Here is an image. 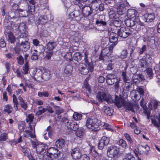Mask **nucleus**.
Returning a JSON list of instances; mask_svg holds the SVG:
<instances>
[{
    "instance_id": "1",
    "label": "nucleus",
    "mask_w": 160,
    "mask_h": 160,
    "mask_svg": "<svg viewBox=\"0 0 160 160\" xmlns=\"http://www.w3.org/2000/svg\"><path fill=\"white\" fill-rule=\"evenodd\" d=\"M8 17H7V18H8ZM4 24L5 26L4 34L7 40L11 43H13L15 41V38L10 31L16 29V24L13 21L7 20V18H5Z\"/></svg>"
},
{
    "instance_id": "2",
    "label": "nucleus",
    "mask_w": 160,
    "mask_h": 160,
    "mask_svg": "<svg viewBox=\"0 0 160 160\" xmlns=\"http://www.w3.org/2000/svg\"><path fill=\"white\" fill-rule=\"evenodd\" d=\"M85 125L90 130L96 132L100 130L101 123V121L96 117L95 114H94L87 118Z\"/></svg>"
},
{
    "instance_id": "3",
    "label": "nucleus",
    "mask_w": 160,
    "mask_h": 160,
    "mask_svg": "<svg viewBox=\"0 0 160 160\" xmlns=\"http://www.w3.org/2000/svg\"><path fill=\"white\" fill-rule=\"evenodd\" d=\"M115 102L116 105L118 107L120 108L122 106L125 110L135 113L133 104L130 102H127L122 98L116 96L115 98Z\"/></svg>"
},
{
    "instance_id": "4",
    "label": "nucleus",
    "mask_w": 160,
    "mask_h": 160,
    "mask_svg": "<svg viewBox=\"0 0 160 160\" xmlns=\"http://www.w3.org/2000/svg\"><path fill=\"white\" fill-rule=\"evenodd\" d=\"M85 62L86 64L85 65V67L82 66V65H79L78 67V70L82 74H87L89 71L91 72H92L93 71L94 65L92 63V62H89L87 56L86 54H85L84 58Z\"/></svg>"
},
{
    "instance_id": "5",
    "label": "nucleus",
    "mask_w": 160,
    "mask_h": 160,
    "mask_svg": "<svg viewBox=\"0 0 160 160\" xmlns=\"http://www.w3.org/2000/svg\"><path fill=\"white\" fill-rule=\"evenodd\" d=\"M132 19L128 21H125V23L126 25L128 27H133L135 26L134 28H132V31H134V29L136 31H139L141 30V26H143L144 23L141 22L140 21L139 18H135Z\"/></svg>"
},
{
    "instance_id": "6",
    "label": "nucleus",
    "mask_w": 160,
    "mask_h": 160,
    "mask_svg": "<svg viewBox=\"0 0 160 160\" xmlns=\"http://www.w3.org/2000/svg\"><path fill=\"white\" fill-rule=\"evenodd\" d=\"M123 79L125 83L123 84V90L126 91H131L134 90V84L132 82H128L129 78L126 75V71H123L122 72Z\"/></svg>"
},
{
    "instance_id": "7",
    "label": "nucleus",
    "mask_w": 160,
    "mask_h": 160,
    "mask_svg": "<svg viewBox=\"0 0 160 160\" xmlns=\"http://www.w3.org/2000/svg\"><path fill=\"white\" fill-rule=\"evenodd\" d=\"M96 99L99 102H102L106 101L108 103H112L113 102V100L111 96L108 94H106L103 92H99L96 96Z\"/></svg>"
},
{
    "instance_id": "8",
    "label": "nucleus",
    "mask_w": 160,
    "mask_h": 160,
    "mask_svg": "<svg viewBox=\"0 0 160 160\" xmlns=\"http://www.w3.org/2000/svg\"><path fill=\"white\" fill-rule=\"evenodd\" d=\"M133 29L131 28L121 27L117 32L118 36L125 38L128 36H131L135 33V32L132 31Z\"/></svg>"
},
{
    "instance_id": "9",
    "label": "nucleus",
    "mask_w": 160,
    "mask_h": 160,
    "mask_svg": "<svg viewBox=\"0 0 160 160\" xmlns=\"http://www.w3.org/2000/svg\"><path fill=\"white\" fill-rule=\"evenodd\" d=\"M106 81L107 83L109 85H112L115 84V88H118L119 86L118 80L116 75L110 73L108 74L106 77Z\"/></svg>"
},
{
    "instance_id": "10",
    "label": "nucleus",
    "mask_w": 160,
    "mask_h": 160,
    "mask_svg": "<svg viewBox=\"0 0 160 160\" xmlns=\"http://www.w3.org/2000/svg\"><path fill=\"white\" fill-rule=\"evenodd\" d=\"M32 144V146L33 148H36L37 153L39 154H43L46 153L47 150V146L43 143L35 142L31 140Z\"/></svg>"
},
{
    "instance_id": "11",
    "label": "nucleus",
    "mask_w": 160,
    "mask_h": 160,
    "mask_svg": "<svg viewBox=\"0 0 160 160\" xmlns=\"http://www.w3.org/2000/svg\"><path fill=\"white\" fill-rule=\"evenodd\" d=\"M113 48V46H109L108 47L103 49L99 56L100 59L107 61L109 57L112 53Z\"/></svg>"
},
{
    "instance_id": "12",
    "label": "nucleus",
    "mask_w": 160,
    "mask_h": 160,
    "mask_svg": "<svg viewBox=\"0 0 160 160\" xmlns=\"http://www.w3.org/2000/svg\"><path fill=\"white\" fill-rule=\"evenodd\" d=\"M107 152V155L109 157L115 158L117 157L119 149L118 147L112 145L108 148Z\"/></svg>"
},
{
    "instance_id": "13",
    "label": "nucleus",
    "mask_w": 160,
    "mask_h": 160,
    "mask_svg": "<svg viewBox=\"0 0 160 160\" xmlns=\"http://www.w3.org/2000/svg\"><path fill=\"white\" fill-rule=\"evenodd\" d=\"M149 149V147L148 145H145L144 146L141 145L139 146L138 148L134 150L133 151L136 156L138 157V154L147 155Z\"/></svg>"
},
{
    "instance_id": "14",
    "label": "nucleus",
    "mask_w": 160,
    "mask_h": 160,
    "mask_svg": "<svg viewBox=\"0 0 160 160\" xmlns=\"http://www.w3.org/2000/svg\"><path fill=\"white\" fill-rule=\"evenodd\" d=\"M47 153L49 154V159L48 160H55L54 159L57 158L60 154V152L55 148H50L47 150Z\"/></svg>"
},
{
    "instance_id": "15",
    "label": "nucleus",
    "mask_w": 160,
    "mask_h": 160,
    "mask_svg": "<svg viewBox=\"0 0 160 160\" xmlns=\"http://www.w3.org/2000/svg\"><path fill=\"white\" fill-rule=\"evenodd\" d=\"M32 75L34 80L38 82H42V72L41 70L35 69L33 71Z\"/></svg>"
},
{
    "instance_id": "16",
    "label": "nucleus",
    "mask_w": 160,
    "mask_h": 160,
    "mask_svg": "<svg viewBox=\"0 0 160 160\" xmlns=\"http://www.w3.org/2000/svg\"><path fill=\"white\" fill-rule=\"evenodd\" d=\"M71 154L73 160H78L82 155L81 151L78 148L72 149L71 152Z\"/></svg>"
},
{
    "instance_id": "17",
    "label": "nucleus",
    "mask_w": 160,
    "mask_h": 160,
    "mask_svg": "<svg viewBox=\"0 0 160 160\" xmlns=\"http://www.w3.org/2000/svg\"><path fill=\"white\" fill-rule=\"evenodd\" d=\"M118 36V34L112 32L110 33L109 41L110 42L112 43V44L110 45V46H113V48L117 44Z\"/></svg>"
},
{
    "instance_id": "18",
    "label": "nucleus",
    "mask_w": 160,
    "mask_h": 160,
    "mask_svg": "<svg viewBox=\"0 0 160 160\" xmlns=\"http://www.w3.org/2000/svg\"><path fill=\"white\" fill-rule=\"evenodd\" d=\"M109 142V138L105 136H103L99 141L98 148L99 149L102 150L105 146L108 145Z\"/></svg>"
},
{
    "instance_id": "19",
    "label": "nucleus",
    "mask_w": 160,
    "mask_h": 160,
    "mask_svg": "<svg viewBox=\"0 0 160 160\" xmlns=\"http://www.w3.org/2000/svg\"><path fill=\"white\" fill-rule=\"evenodd\" d=\"M92 11L91 8L89 6H84L82 8V13L84 17L90 15L92 13Z\"/></svg>"
},
{
    "instance_id": "20",
    "label": "nucleus",
    "mask_w": 160,
    "mask_h": 160,
    "mask_svg": "<svg viewBox=\"0 0 160 160\" xmlns=\"http://www.w3.org/2000/svg\"><path fill=\"white\" fill-rule=\"evenodd\" d=\"M67 128L73 131H77L79 128L78 125L75 122L70 120L66 124Z\"/></svg>"
},
{
    "instance_id": "21",
    "label": "nucleus",
    "mask_w": 160,
    "mask_h": 160,
    "mask_svg": "<svg viewBox=\"0 0 160 160\" xmlns=\"http://www.w3.org/2000/svg\"><path fill=\"white\" fill-rule=\"evenodd\" d=\"M136 13L137 11L134 9H128L127 11V14L130 18L125 21H128L132 19H135V18H139L138 16H136Z\"/></svg>"
},
{
    "instance_id": "22",
    "label": "nucleus",
    "mask_w": 160,
    "mask_h": 160,
    "mask_svg": "<svg viewBox=\"0 0 160 160\" xmlns=\"http://www.w3.org/2000/svg\"><path fill=\"white\" fill-rule=\"evenodd\" d=\"M19 46L24 51H26L28 50L30 47L29 43L26 39L24 41L22 40L21 42L19 44Z\"/></svg>"
},
{
    "instance_id": "23",
    "label": "nucleus",
    "mask_w": 160,
    "mask_h": 160,
    "mask_svg": "<svg viewBox=\"0 0 160 160\" xmlns=\"http://www.w3.org/2000/svg\"><path fill=\"white\" fill-rule=\"evenodd\" d=\"M147 62L144 58H142L139 60L138 64L139 68H141L142 71H145L147 67Z\"/></svg>"
},
{
    "instance_id": "24",
    "label": "nucleus",
    "mask_w": 160,
    "mask_h": 160,
    "mask_svg": "<svg viewBox=\"0 0 160 160\" xmlns=\"http://www.w3.org/2000/svg\"><path fill=\"white\" fill-rule=\"evenodd\" d=\"M127 9L126 6L123 4H121L117 9V13L118 14L122 15L125 13Z\"/></svg>"
},
{
    "instance_id": "25",
    "label": "nucleus",
    "mask_w": 160,
    "mask_h": 160,
    "mask_svg": "<svg viewBox=\"0 0 160 160\" xmlns=\"http://www.w3.org/2000/svg\"><path fill=\"white\" fill-rule=\"evenodd\" d=\"M72 67L70 65H68L65 68L63 71V75L68 77L70 76L72 73Z\"/></svg>"
},
{
    "instance_id": "26",
    "label": "nucleus",
    "mask_w": 160,
    "mask_h": 160,
    "mask_svg": "<svg viewBox=\"0 0 160 160\" xmlns=\"http://www.w3.org/2000/svg\"><path fill=\"white\" fill-rule=\"evenodd\" d=\"M42 81L43 80H47L50 78V71L48 69H43L42 70Z\"/></svg>"
},
{
    "instance_id": "27",
    "label": "nucleus",
    "mask_w": 160,
    "mask_h": 160,
    "mask_svg": "<svg viewBox=\"0 0 160 160\" xmlns=\"http://www.w3.org/2000/svg\"><path fill=\"white\" fill-rule=\"evenodd\" d=\"M96 24L99 26L101 25L105 26L107 22L105 21V17L103 15H101L96 22Z\"/></svg>"
},
{
    "instance_id": "28",
    "label": "nucleus",
    "mask_w": 160,
    "mask_h": 160,
    "mask_svg": "<svg viewBox=\"0 0 160 160\" xmlns=\"http://www.w3.org/2000/svg\"><path fill=\"white\" fill-rule=\"evenodd\" d=\"M18 29L20 32H28V27L25 22H22L20 23L19 25L17 26L16 29Z\"/></svg>"
},
{
    "instance_id": "29",
    "label": "nucleus",
    "mask_w": 160,
    "mask_h": 160,
    "mask_svg": "<svg viewBox=\"0 0 160 160\" xmlns=\"http://www.w3.org/2000/svg\"><path fill=\"white\" fill-rule=\"evenodd\" d=\"M48 18L47 15L41 16L38 18L37 22L39 24L44 25L48 22Z\"/></svg>"
},
{
    "instance_id": "30",
    "label": "nucleus",
    "mask_w": 160,
    "mask_h": 160,
    "mask_svg": "<svg viewBox=\"0 0 160 160\" xmlns=\"http://www.w3.org/2000/svg\"><path fill=\"white\" fill-rule=\"evenodd\" d=\"M145 22H152L155 18V16L153 13H147L144 15Z\"/></svg>"
},
{
    "instance_id": "31",
    "label": "nucleus",
    "mask_w": 160,
    "mask_h": 160,
    "mask_svg": "<svg viewBox=\"0 0 160 160\" xmlns=\"http://www.w3.org/2000/svg\"><path fill=\"white\" fill-rule=\"evenodd\" d=\"M32 2L33 3L30 2V4H32L31 5H29L28 6V10H26V11L28 13H30L31 14H33L35 11V7L34 5L35 4L34 0H32Z\"/></svg>"
},
{
    "instance_id": "32",
    "label": "nucleus",
    "mask_w": 160,
    "mask_h": 160,
    "mask_svg": "<svg viewBox=\"0 0 160 160\" xmlns=\"http://www.w3.org/2000/svg\"><path fill=\"white\" fill-rule=\"evenodd\" d=\"M65 142L64 140L62 138L58 139L55 142V145L59 148H62L65 145Z\"/></svg>"
},
{
    "instance_id": "33",
    "label": "nucleus",
    "mask_w": 160,
    "mask_h": 160,
    "mask_svg": "<svg viewBox=\"0 0 160 160\" xmlns=\"http://www.w3.org/2000/svg\"><path fill=\"white\" fill-rule=\"evenodd\" d=\"M152 104H151V107L150 105L148 106L149 107L151 110L153 109L155 110L156 109H159L158 108L160 105V102L157 100H154L152 102Z\"/></svg>"
},
{
    "instance_id": "34",
    "label": "nucleus",
    "mask_w": 160,
    "mask_h": 160,
    "mask_svg": "<svg viewBox=\"0 0 160 160\" xmlns=\"http://www.w3.org/2000/svg\"><path fill=\"white\" fill-rule=\"evenodd\" d=\"M129 49L130 50V56L131 59L133 60H136L138 59L139 58L138 55V53H137L134 52L135 49L130 48Z\"/></svg>"
},
{
    "instance_id": "35",
    "label": "nucleus",
    "mask_w": 160,
    "mask_h": 160,
    "mask_svg": "<svg viewBox=\"0 0 160 160\" xmlns=\"http://www.w3.org/2000/svg\"><path fill=\"white\" fill-rule=\"evenodd\" d=\"M69 15L70 16H73V17L78 18L79 19L81 18V12L79 10H75L71 13Z\"/></svg>"
},
{
    "instance_id": "36",
    "label": "nucleus",
    "mask_w": 160,
    "mask_h": 160,
    "mask_svg": "<svg viewBox=\"0 0 160 160\" xmlns=\"http://www.w3.org/2000/svg\"><path fill=\"white\" fill-rule=\"evenodd\" d=\"M102 110L107 115L109 116L112 115V113L111 110L108 107L106 106H103L102 108Z\"/></svg>"
},
{
    "instance_id": "37",
    "label": "nucleus",
    "mask_w": 160,
    "mask_h": 160,
    "mask_svg": "<svg viewBox=\"0 0 160 160\" xmlns=\"http://www.w3.org/2000/svg\"><path fill=\"white\" fill-rule=\"evenodd\" d=\"M154 29L153 28H148L147 29L146 34L148 38H151L153 37L154 35Z\"/></svg>"
},
{
    "instance_id": "38",
    "label": "nucleus",
    "mask_w": 160,
    "mask_h": 160,
    "mask_svg": "<svg viewBox=\"0 0 160 160\" xmlns=\"http://www.w3.org/2000/svg\"><path fill=\"white\" fill-rule=\"evenodd\" d=\"M13 110V108L11 105L9 104H7L5 106L3 111L5 112H6L8 114H9L12 112Z\"/></svg>"
},
{
    "instance_id": "39",
    "label": "nucleus",
    "mask_w": 160,
    "mask_h": 160,
    "mask_svg": "<svg viewBox=\"0 0 160 160\" xmlns=\"http://www.w3.org/2000/svg\"><path fill=\"white\" fill-rule=\"evenodd\" d=\"M82 54L79 52H75L73 56L74 60L77 62L80 61L82 59Z\"/></svg>"
},
{
    "instance_id": "40",
    "label": "nucleus",
    "mask_w": 160,
    "mask_h": 160,
    "mask_svg": "<svg viewBox=\"0 0 160 160\" xmlns=\"http://www.w3.org/2000/svg\"><path fill=\"white\" fill-rule=\"evenodd\" d=\"M38 56L39 54L38 50H34L32 53L31 58L32 60H36L38 59Z\"/></svg>"
},
{
    "instance_id": "41",
    "label": "nucleus",
    "mask_w": 160,
    "mask_h": 160,
    "mask_svg": "<svg viewBox=\"0 0 160 160\" xmlns=\"http://www.w3.org/2000/svg\"><path fill=\"white\" fill-rule=\"evenodd\" d=\"M108 12L109 18L111 19L114 18H115L116 14L114 11L113 8H108Z\"/></svg>"
},
{
    "instance_id": "42",
    "label": "nucleus",
    "mask_w": 160,
    "mask_h": 160,
    "mask_svg": "<svg viewBox=\"0 0 160 160\" xmlns=\"http://www.w3.org/2000/svg\"><path fill=\"white\" fill-rule=\"evenodd\" d=\"M17 15H16L15 12L14 11H10L8 13V15L6 16L5 18H7V17H8L7 18V20H10V19L14 18H16Z\"/></svg>"
},
{
    "instance_id": "43",
    "label": "nucleus",
    "mask_w": 160,
    "mask_h": 160,
    "mask_svg": "<svg viewBox=\"0 0 160 160\" xmlns=\"http://www.w3.org/2000/svg\"><path fill=\"white\" fill-rule=\"evenodd\" d=\"M29 67L28 64L25 63L22 68V73L24 74H26L28 73L29 71Z\"/></svg>"
},
{
    "instance_id": "44",
    "label": "nucleus",
    "mask_w": 160,
    "mask_h": 160,
    "mask_svg": "<svg viewBox=\"0 0 160 160\" xmlns=\"http://www.w3.org/2000/svg\"><path fill=\"white\" fill-rule=\"evenodd\" d=\"M20 34L19 35L18 38L19 40V41L20 42V41H21L23 40L22 39H24L25 38H26L27 37V32H20Z\"/></svg>"
},
{
    "instance_id": "45",
    "label": "nucleus",
    "mask_w": 160,
    "mask_h": 160,
    "mask_svg": "<svg viewBox=\"0 0 160 160\" xmlns=\"http://www.w3.org/2000/svg\"><path fill=\"white\" fill-rule=\"evenodd\" d=\"M118 144L122 148H125L127 147V144L125 141L123 139H120L118 142Z\"/></svg>"
},
{
    "instance_id": "46",
    "label": "nucleus",
    "mask_w": 160,
    "mask_h": 160,
    "mask_svg": "<svg viewBox=\"0 0 160 160\" xmlns=\"http://www.w3.org/2000/svg\"><path fill=\"white\" fill-rule=\"evenodd\" d=\"M8 139V134L7 133H2L0 136V142L2 141H5Z\"/></svg>"
},
{
    "instance_id": "47",
    "label": "nucleus",
    "mask_w": 160,
    "mask_h": 160,
    "mask_svg": "<svg viewBox=\"0 0 160 160\" xmlns=\"http://www.w3.org/2000/svg\"><path fill=\"white\" fill-rule=\"evenodd\" d=\"M123 160H135V158L133 155L131 153L126 155Z\"/></svg>"
},
{
    "instance_id": "48",
    "label": "nucleus",
    "mask_w": 160,
    "mask_h": 160,
    "mask_svg": "<svg viewBox=\"0 0 160 160\" xmlns=\"http://www.w3.org/2000/svg\"><path fill=\"white\" fill-rule=\"evenodd\" d=\"M146 70L148 77L150 79L152 78L153 73L152 69L150 68H146Z\"/></svg>"
},
{
    "instance_id": "49",
    "label": "nucleus",
    "mask_w": 160,
    "mask_h": 160,
    "mask_svg": "<svg viewBox=\"0 0 160 160\" xmlns=\"http://www.w3.org/2000/svg\"><path fill=\"white\" fill-rule=\"evenodd\" d=\"M64 58L67 61H71L72 60V53L69 52H67L64 56Z\"/></svg>"
},
{
    "instance_id": "50",
    "label": "nucleus",
    "mask_w": 160,
    "mask_h": 160,
    "mask_svg": "<svg viewBox=\"0 0 160 160\" xmlns=\"http://www.w3.org/2000/svg\"><path fill=\"white\" fill-rule=\"evenodd\" d=\"M16 59L17 61V63L20 65H22L24 63L23 58L21 55L17 57Z\"/></svg>"
},
{
    "instance_id": "51",
    "label": "nucleus",
    "mask_w": 160,
    "mask_h": 160,
    "mask_svg": "<svg viewBox=\"0 0 160 160\" xmlns=\"http://www.w3.org/2000/svg\"><path fill=\"white\" fill-rule=\"evenodd\" d=\"M75 134L77 137L81 138L84 136V131L82 129H80V130H78L76 132Z\"/></svg>"
},
{
    "instance_id": "52",
    "label": "nucleus",
    "mask_w": 160,
    "mask_h": 160,
    "mask_svg": "<svg viewBox=\"0 0 160 160\" xmlns=\"http://www.w3.org/2000/svg\"><path fill=\"white\" fill-rule=\"evenodd\" d=\"M42 156H38L39 159H42L43 160H47L49 159V154L46 152L43 154H40Z\"/></svg>"
},
{
    "instance_id": "53",
    "label": "nucleus",
    "mask_w": 160,
    "mask_h": 160,
    "mask_svg": "<svg viewBox=\"0 0 160 160\" xmlns=\"http://www.w3.org/2000/svg\"><path fill=\"white\" fill-rule=\"evenodd\" d=\"M40 108H42V109H39L37 112V114L38 115H41L42 114L44 113L47 111V109L45 108H42V106H40L38 107V108L40 109Z\"/></svg>"
},
{
    "instance_id": "54",
    "label": "nucleus",
    "mask_w": 160,
    "mask_h": 160,
    "mask_svg": "<svg viewBox=\"0 0 160 160\" xmlns=\"http://www.w3.org/2000/svg\"><path fill=\"white\" fill-rule=\"evenodd\" d=\"M49 95L48 92L43 91L42 92H38V95L40 97H42L44 96V97H47Z\"/></svg>"
},
{
    "instance_id": "55",
    "label": "nucleus",
    "mask_w": 160,
    "mask_h": 160,
    "mask_svg": "<svg viewBox=\"0 0 160 160\" xmlns=\"http://www.w3.org/2000/svg\"><path fill=\"white\" fill-rule=\"evenodd\" d=\"M73 118L76 120H80L82 118V115L77 112L74 113L73 115Z\"/></svg>"
},
{
    "instance_id": "56",
    "label": "nucleus",
    "mask_w": 160,
    "mask_h": 160,
    "mask_svg": "<svg viewBox=\"0 0 160 160\" xmlns=\"http://www.w3.org/2000/svg\"><path fill=\"white\" fill-rule=\"evenodd\" d=\"M54 43L53 42H48L47 44V49L49 50L50 51H52V50L53 49L54 46Z\"/></svg>"
},
{
    "instance_id": "57",
    "label": "nucleus",
    "mask_w": 160,
    "mask_h": 160,
    "mask_svg": "<svg viewBox=\"0 0 160 160\" xmlns=\"http://www.w3.org/2000/svg\"><path fill=\"white\" fill-rule=\"evenodd\" d=\"M34 117L32 114H29L26 119V122H27L31 123L32 122L34 119Z\"/></svg>"
},
{
    "instance_id": "58",
    "label": "nucleus",
    "mask_w": 160,
    "mask_h": 160,
    "mask_svg": "<svg viewBox=\"0 0 160 160\" xmlns=\"http://www.w3.org/2000/svg\"><path fill=\"white\" fill-rule=\"evenodd\" d=\"M127 54L128 52L127 50L126 49H124L121 52L120 57L123 58H126L127 56Z\"/></svg>"
},
{
    "instance_id": "59",
    "label": "nucleus",
    "mask_w": 160,
    "mask_h": 160,
    "mask_svg": "<svg viewBox=\"0 0 160 160\" xmlns=\"http://www.w3.org/2000/svg\"><path fill=\"white\" fill-rule=\"evenodd\" d=\"M99 1V0H92L90 3V5L92 8H94L95 7H96V8H94L96 9L98 8V7L96 6V4L98 3Z\"/></svg>"
},
{
    "instance_id": "60",
    "label": "nucleus",
    "mask_w": 160,
    "mask_h": 160,
    "mask_svg": "<svg viewBox=\"0 0 160 160\" xmlns=\"http://www.w3.org/2000/svg\"><path fill=\"white\" fill-rule=\"evenodd\" d=\"M38 52L39 53L43 52L44 50V46L42 45H39L37 47Z\"/></svg>"
},
{
    "instance_id": "61",
    "label": "nucleus",
    "mask_w": 160,
    "mask_h": 160,
    "mask_svg": "<svg viewBox=\"0 0 160 160\" xmlns=\"http://www.w3.org/2000/svg\"><path fill=\"white\" fill-rule=\"evenodd\" d=\"M51 103H52L53 105V107L55 108L56 113L58 114H59L62 113V110L60 109V108L59 106L54 105L53 103L52 102Z\"/></svg>"
},
{
    "instance_id": "62",
    "label": "nucleus",
    "mask_w": 160,
    "mask_h": 160,
    "mask_svg": "<svg viewBox=\"0 0 160 160\" xmlns=\"http://www.w3.org/2000/svg\"><path fill=\"white\" fill-rule=\"evenodd\" d=\"M21 107L23 108L25 110H26L28 107V106L27 104V102L25 101L23 102L20 103Z\"/></svg>"
},
{
    "instance_id": "63",
    "label": "nucleus",
    "mask_w": 160,
    "mask_h": 160,
    "mask_svg": "<svg viewBox=\"0 0 160 160\" xmlns=\"http://www.w3.org/2000/svg\"><path fill=\"white\" fill-rule=\"evenodd\" d=\"M124 135L126 139L129 142V143H132V140L131 138L130 135L127 133H125Z\"/></svg>"
},
{
    "instance_id": "64",
    "label": "nucleus",
    "mask_w": 160,
    "mask_h": 160,
    "mask_svg": "<svg viewBox=\"0 0 160 160\" xmlns=\"http://www.w3.org/2000/svg\"><path fill=\"white\" fill-rule=\"evenodd\" d=\"M79 160H90V158L86 154H82Z\"/></svg>"
}]
</instances>
